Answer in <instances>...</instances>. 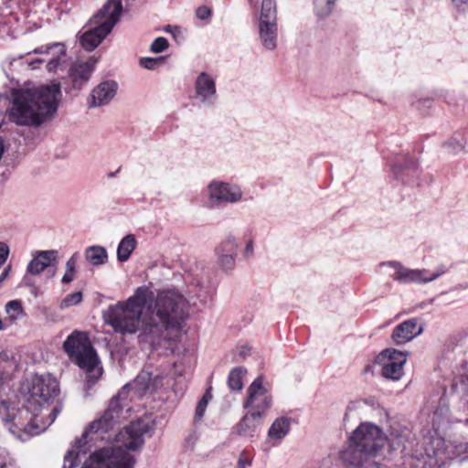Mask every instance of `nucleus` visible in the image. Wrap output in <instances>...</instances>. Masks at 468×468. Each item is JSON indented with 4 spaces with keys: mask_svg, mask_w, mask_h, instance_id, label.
Listing matches in <instances>:
<instances>
[{
    "mask_svg": "<svg viewBox=\"0 0 468 468\" xmlns=\"http://www.w3.org/2000/svg\"><path fill=\"white\" fill-rule=\"evenodd\" d=\"M59 394V386L57 379L50 375H36L28 391L27 403L31 406L48 404Z\"/></svg>",
    "mask_w": 468,
    "mask_h": 468,
    "instance_id": "nucleus-11",
    "label": "nucleus"
},
{
    "mask_svg": "<svg viewBox=\"0 0 468 468\" xmlns=\"http://www.w3.org/2000/svg\"><path fill=\"white\" fill-rule=\"evenodd\" d=\"M82 301V292H75L68 294L62 301V306L69 307L72 305H76Z\"/></svg>",
    "mask_w": 468,
    "mask_h": 468,
    "instance_id": "nucleus-34",
    "label": "nucleus"
},
{
    "mask_svg": "<svg viewBox=\"0 0 468 468\" xmlns=\"http://www.w3.org/2000/svg\"><path fill=\"white\" fill-rule=\"evenodd\" d=\"M9 255V248L8 246L4 243L0 242V266L3 265Z\"/></svg>",
    "mask_w": 468,
    "mask_h": 468,
    "instance_id": "nucleus-39",
    "label": "nucleus"
},
{
    "mask_svg": "<svg viewBox=\"0 0 468 468\" xmlns=\"http://www.w3.org/2000/svg\"><path fill=\"white\" fill-rule=\"evenodd\" d=\"M86 260L92 265H101L107 261V251L103 247L91 246L85 250Z\"/></svg>",
    "mask_w": 468,
    "mask_h": 468,
    "instance_id": "nucleus-24",
    "label": "nucleus"
},
{
    "mask_svg": "<svg viewBox=\"0 0 468 468\" xmlns=\"http://www.w3.org/2000/svg\"><path fill=\"white\" fill-rule=\"evenodd\" d=\"M264 378L257 377L247 389L243 408L252 413L264 417L272 406V394L270 388L263 385Z\"/></svg>",
    "mask_w": 468,
    "mask_h": 468,
    "instance_id": "nucleus-8",
    "label": "nucleus"
},
{
    "mask_svg": "<svg viewBox=\"0 0 468 468\" xmlns=\"http://www.w3.org/2000/svg\"><path fill=\"white\" fill-rule=\"evenodd\" d=\"M120 170H121V167H119V168L116 170V172H115V173L120 172Z\"/></svg>",
    "mask_w": 468,
    "mask_h": 468,
    "instance_id": "nucleus-56",
    "label": "nucleus"
},
{
    "mask_svg": "<svg viewBox=\"0 0 468 468\" xmlns=\"http://www.w3.org/2000/svg\"><path fill=\"white\" fill-rule=\"evenodd\" d=\"M236 250L237 244L235 242V239L232 238H228L217 248V253H236Z\"/></svg>",
    "mask_w": 468,
    "mask_h": 468,
    "instance_id": "nucleus-31",
    "label": "nucleus"
},
{
    "mask_svg": "<svg viewBox=\"0 0 468 468\" xmlns=\"http://www.w3.org/2000/svg\"><path fill=\"white\" fill-rule=\"evenodd\" d=\"M150 380H151V374L148 373V386H147L148 390H150V388H151Z\"/></svg>",
    "mask_w": 468,
    "mask_h": 468,
    "instance_id": "nucleus-51",
    "label": "nucleus"
},
{
    "mask_svg": "<svg viewBox=\"0 0 468 468\" xmlns=\"http://www.w3.org/2000/svg\"><path fill=\"white\" fill-rule=\"evenodd\" d=\"M156 315L158 316L165 332H162L158 340L154 339V328L148 321V342L151 343L152 348L164 347L172 349V337L169 330H176L178 332L181 323L187 316V304L182 294L174 291L167 290L160 292L155 301Z\"/></svg>",
    "mask_w": 468,
    "mask_h": 468,
    "instance_id": "nucleus-3",
    "label": "nucleus"
},
{
    "mask_svg": "<svg viewBox=\"0 0 468 468\" xmlns=\"http://www.w3.org/2000/svg\"><path fill=\"white\" fill-rule=\"evenodd\" d=\"M59 94L58 83L15 90L8 110L9 119L18 125H39L57 111Z\"/></svg>",
    "mask_w": 468,
    "mask_h": 468,
    "instance_id": "nucleus-2",
    "label": "nucleus"
},
{
    "mask_svg": "<svg viewBox=\"0 0 468 468\" xmlns=\"http://www.w3.org/2000/svg\"><path fill=\"white\" fill-rule=\"evenodd\" d=\"M207 403L206 399H200L197 403V406L196 408L195 412V419L196 420H199L203 418L206 409H207Z\"/></svg>",
    "mask_w": 468,
    "mask_h": 468,
    "instance_id": "nucleus-37",
    "label": "nucleus"
},
{
    "mask_svg": "<svg viewBox=\"0 0 468 468\" xmlns=\"http://www.w3.org/2000/svg\"><path fill=\"white\" fill-rule=\"evenodd\" d=\"M122 11V0H108L90 19L93 28L87 30L80 37V44L84 49L92 51L119 21Z\"/></svg>",
    "mask_w": 468,
    "mask_h": 468,
    "instance_id": "nucleus-6",
    "label": "nucleus"
},
{
    "mask_svg": "<svg viewBox=\"0 0 468 468\" xmlns=\"http://www.w3.org/2000/svg\"><path fill=\"white\" fill-rule=\"evenodd\" d=\"M277 5L274 0H262L259 32L263 46L268 49H274L277 41Z\"/></svg>",
    "mask_w": 468,
    "mask_h": 468,
    "instance_id": "nucleus-9",
    "label": "nucleus"
},
{
    "mask_svg": "<svg viewBox=\"0 0 468 468\" xmlns=\"http://www.w3.org/2000/svg\"><path fill=\"white\" fill-rule=\"evenodd\" d=\"M335 0H314L315 13L319 17L329 16L335 6Z\"/></svg>",
    "mask_w": 468,
    "mask_h": 468,
    "instance_id": "nucleus-30",
    "label": "nucleus"
},
{
    "mask_svg": "<svg viewBox=\"0 0 468 468\" xmlns=\"http://www.w3.org/2000/svg\"><path fill=\"white\" fill-rule=\"evenodd\" d=\"M134 458L122 447L101 448L89 457L81 468H133Z\"/></svg>",
    "mask_w": 468,
    "mask_h": 468,
    "instance_id": "nucleus-7",
    "label": "nucleus"
},
{
    "mask_svg": "<svg viewBox=\"0 0 468 468\" xmlns=\"http://www.w3.org/2000/svg\"><path fill=\"white\" fill-rule=\"evenodd\" d=\"M57 261L56 250H42L37 253L36 257L29 262L27 266V272L33 275L39 274L46 268L51 265L52 262Z\"/></svg>",
    "mask_w": 468,
    "mask_h": 468,
    "instance_id": "nucleus-20",
    "label": "nucleus"
},
{
    "mask_svg": "<svg viewBox=\"0 0 468 468\" xmlns=\"http://www.w3.org/2000/svg\"><path fill=\"white\" fill-rule=\"evenodd\" d=\"M289 429V420L285 417L278 418L269 429L268 435L271 439H282L288 433Z\"/></svg>",
    "mask_w": 468,
    "mask_h": 468,
    "instance_id": "nucleus-25",
    "label": "nucleus"
},
{
    "mask_svg": "<svg viewBox=\"0 0 468 468\" xmlns=\"http://www.w3.org/2000/svg\"><path fill=\"white\" fill-rule=\"evenodd\" d=\"M250 5L253 7H255L259 2V0H248Z\"/></svg>",
    "mask_w": 468,
    "mask_h": 468,
    "instance_id": "nucleus-50",
    "label": "nucleus"
},
{
    "mask_svg": "<svg viewBox=\"0 0 468 468\" xmlns=\"http://www.w3.org/2000/svg\"><path fill=\"white\" fill-rule=\"evenodd\" d=\"M381 375L388 379L399 380L403 375V366L400 362H384Z\"/></svg>",
    "mask_w": 468,
    "mask_h": 468,
    "instance_id": "nucleus-26",
    "label": "nucleus"
},
{
    "mask_svg": "<svg viewBox=\"0 0 468 468\" xmlns=\"http://www.w3.org/2000/svg\"><path fill=\"white\" fill-rule=\"evenodd\" d=\"M246 369L241 367H234L229 374L228 386L231 390L239 391L243 388V377Z\"/></svg>",
    "mask_w": 468,
    "mask_h": 468,
    "instance_id": "nucleus-27",
    "label": "nucleus"
},
{
    "mask_svg": "<svg viewBox=\"0 0 468 468\" xmlns=\"http://www.w3.org/2000/svg\"><path fill=\"white\" fill-rule=\"evenodd\" d=\"M219 258V264L224 270H231L235 265V254L236 253H218Z\"/></svg>",
    "mask_w": 468,
    "mask_h": 468,
    "instance_id": "nucleus-33",
    "label": "nucleus"
},
{
    "mask_svg": "<svg viewBox=\"0 0 468 468\" xmlns=\"http://www.w3.org/2000/svg\"><path fill=\"white\" fill-rule=\"evenodd\" d=\"M379 362L387 361L389 362H400V366H404L407 361L406 354L401 351L393 348H388L383 350L378 356Z\"/></svg>",
    "mask_w": 468,
    "mask_h": 468,
    "instance_id": "nucleus-28",
    "label": "nucleus"
},
{
    "mask_svg": "<svg viewBox=\"0 0 468 468\" xmlns=\"http://www.w3.org/2000/svg\"><path fill=\"white\" fill-rule=\"evenodd\" d=\"M147 299H148V303H152L154 300V293L148 292Z\"/></svg>",
    "mask_w": 468,
    "mask_h": 468,
    "instance_id": "nucleus-49",
    "label": "nucleus"
},
{
    "mask_svg": "<svg viewBox=\"0 0 468 468\" xmlns=\"http://www.w3.org/2000/svg\"><path fill=\"white\" fill-rule=\"evenodd\" d=\"M59 412H60V409L58 407H55L52 410V411L50 413V415L52 416V421L57 418V416L58 415Z\"/></svg>",
    "mask_w": 468,
    "mask_h": 468,
    "instance_id": "nucleus-44",
    "label": "nucleus"
},
{
    "mask_svg": "<svg viewBox=\"0 0 468 468\" xmlns=\"http://www.w3.org/2000/svg\"><path fill=\"white\" fill-rule=\"evenodd\" d=\"M388 266H391L395 269V272L392 274V278L395 281L399 282H431L443 273L446 272L447 268L443 265L440 266L435 272H432L428 275L429 271L427 270H411L404 267L399 261H388L387 263Z\"/></svg>",
    "mask_w": 468,
    "mask_h": 468,
    "instance_id": "nucleus-12",
    "label": "nucleus"
},
{
    "mask_svg": "<svg viewBox=\"0 0 468 468\" xmlns=\"http://www.w3.org/2000/svg\"><path fill=\"white\" fill-rule=\"evenodd\" d=\"M340 459L345 464L354 468H379V464L371 455L352 442L340 452Z\"/></svg>",
    "mask_w": 468,
    "mask_h": 468,
    "instance_id": "nucleus-14",
    "label": "nucleus"
},
{
    "mask_svg": "<svg viewBox=\"0 0 468 468\" xmlns=\"http://www.w3.org/2000/svg\"><path fill=\"white\" fill-rule=\"evenodd\" d=\"M134 397L143 398L146 395V378L143 372L132 382L124 385L109 403L102 416L90 423L80 439L76 441L73 449L68 451L64 457L62 468H75L80 463L79 452L80 448L88 443L97 441L114 442L109 448L122 447L127 452L135 451L143 444V435L146 427H141L140 423L132 422L122 430L116 432L117 425L121 420L127 418V413L132 410L127 399Z\"/></svg>",
    "mask_w": 468,
    "mask_h": 468,
    "instance_id": "nucleus-1",
    "label": "nucleus"
},
{
    "mask_svg": "<svg viewBox=\"0 0 468 468\" xmlns=\"http://www.w3.org/2000/svg\"><path fill=\"white\" fill-rule=\"evenodd\" d=\"M212 15V10L207 5H201L197 8L196 10V16L200 20H207Z\"/></svg>",
    "mask_w": 468,
    "mask_h": 468,
    "instance_id": "nucleus-36",
    "label": "nucleus"
},
{
    "mask_svg": "<svg viewBox=\"0 0 468 468\" xmlns=\"http://www.w3.org/2000/svg\"><path fill=\"white\" fill-rule=\"evenodd\" d=\"M251 465V460L245 452H242L238 461V468H246Z\"/></svg>",
    "mask_w": 468,
    "mask_h": 468,
    "instance_id": "nucleus-38",
    "label": "nucleus"
},
{
    "mask_svg": "<svg viewBox=\"0 0 468 468\" xmlns=\"http://www.w3.org/2000/svg\"><path fill=\"white\" fill-rule=\"evenodd\" d=\"M139 62L142 68L146 69V58H141Z\"/></svg>",
    "mask_w": 468,
    "mask_h": 468,
    "instance_id": "nucleus-48",
    "label": "nucleus"
},
{
    "mask_svg": "<svg viewBox=\"0 0 468 468\" xmlns=\"http://www.w3.org/2000/svg\"><path fill=\"white\" fill-rule=\"evenodd\" d=\"M97 59L90 58L87 61L76 63L69 69V77L74 89H81L90 80Z\"/></svg>",
    "mask_w": 468,
    "mask_h": 468,
    "instance_id": "nucleus-17",
    "label": "nucleus"
},
{
    "mask_svg": "<svg viewBox=\"0 0 468 468\" xmlns=\"http://www.w3.org/2000/svg\"><path fill=\"white\" fill-rule=\"evenodd\" d=\"M136 239L134 235H126L119 243L117 248V260L120 262H125L129 260L132 252L136 248Z\"/></svg>",
    "mask_w": 468,
    "mask_h": 468,
    "instance_id": "nucleus-23",
    "label": "nucleus"
},
{
    "mask_svg": "<svg viewBox=\"0 0 468 468\" xmlns=\"http://www.w3.org/2000/svg\"><path fill=\"white\" fill-rule=\"evenodd\" d=\"M168 40L164 37H158L151 44L150 50L154 53H161L168 48Z\"/></svg>",
    "mask_w": 468,
    "mask_h": 468,
    "instance_id": "nucleus-32",
    "label": "nucleus"
},
{
    "mask_svg": "<svg viewBox=\"0 0 468 468\" xmlns=\"http://www.w3.org/2000/svg\"><path fill=\"white\" fill-rule=\"evenodd\" d=\"M145 306L146 285H142L126 301L109 305L103 312L104 322L116 333L134 334L140 328Z\"/></svg>",
    "mask_w": 468,
    "mask_h": 468,
    "instance_id": "nucleus-4",
    "label": "nucleus"
},
{
    "mask_svg": "<svg viewBox=\"0 0 468 468\" xmlns=\"http://www.w3.org/2000/svg\"><path fill=\"white\" fill-rule=\"evenodd\" d=\"M253 251V242L252 240H250L247 245H246V248H245V254L246 255H249V254H251Z\"/></svg>",
    "mask_w": 468,
    "mask_h": 468,
    "instance_id": "nucleus-43",
    "label": "nucleus"
},
{
    "mask_svg": "<svg viewBox=\"0 0 468 468\" xmlns=\"http://www.w3.org/2000/svg\"><path fill=\"white\" fill-rule=\"evenodd\" d=\"M63 349L69 360L86 370L89 378L96 381L101 374L97 368L99 358L90 338L85 332L75 330L64 341Z\"/></svg>",
    "mask_w": 468,
    "mask_h": 468,
    "instance_id": "nucleus-5",
    "label": "nucleus"
},
{
    "mask_svg": "<svg viewBox=\"0 0 468 468\" xmlns=\"http://www.w3.org/2000/svg\"><path fill=\"white\" fill-rule=\"evenodd\" d=\"M422 327L418 323V319L410 318L399 324L394 327L391 339L394 344L400 346L411 341L414 337L420 335Z\"/></svg>",
    "mask_w": 468,
    "mask_h": 468,
    "instance_id": "nucleus-16",
    "label": "nucleus"
},
{
    "mask_svg": "<svg viewBox=\"0 0 468 468\" xmlns=\"http://www.w3.org/2000/svg\"><path fill=\"white\" fill-rule=\"evenodd\" d=\"M209 197L216 202H237L241 198V190L238 186L223 182H212L208 186Z\"/></svg>",
    "mask_w": 468,
    "mask_h": 468,
    "instance_id": "nucleus-15",
    "label": "nucleus"
},
{
    "mask_svg": "<svg viewBox=\"0 0 468 468\" xmlns=\"http://www.w3.org/2000/svg\"><path fill=\"white\" fill-rule=\"evenodd\" d=\"M212 398V395L210 393V388L207 389L205 394L203 395V397L201 398V399H206L207 403H208L209 399H211Z\"/></svg>",
    "mask_w": 468,
    "mask_h": 468,
    "instance_id": "nucleus-46",
    "label": "nucleus"
},
{
    "mask_svg": "<svg viewBox=\"0 0 468 468\" xmlns=\"http://www.w3.org/2000/svg\"><path fill=\"white\" fill-rule=\"evenodd\" d=\"M10 310H13L14 312L19 313L22 311V305L19 301L14 300L10 301L6 304V311L9 312Z\"/></svg>",
    "mask_w": 468,
    "mask_h": 468,
    "instance_id": "nucleus-40",
    "label": "nucleus"
},
{
    "mask_svg": "<svg viewBox=\"0 0 468 468\" xmlns=\"http://www.w3.org/2000/svg\"><path fill=\"white\" fill-rule=\"evenodd\" d=\"M196 93L203 101L214 96L216 84L214 80L206 72L200 73L195 83Z\"/></svg>",
    "mask_w": 468,
    "mask_h": 468,
    "instance_id": "nucleus-22",
    "label": "nucleus"
},
{
    "mask_svg": "<svg viewBox=\"0 0 468 468\" xmlns=\"http://www.w3.org/2000/svg\"><path fill=\"white\" fill-rule=\"evenodd\" d=\"M33 415L28 409H19L13 416L8 415L5 420V428L20 440H24V436L28 437L34 433L32 424Z\"/></svg>",
    "mask_w": 468,
    "mask_h": 468,
    "instance_id": "nucleus-13",
    "label": "nucleus"
},
{
    "mask_svg": "<svg viewBox=\"0 0 468 468\" xmlns=\"http://www.w3.org/2000/svg\"><path fill=\"white\" fill-rule=\"evenodd\" d=\"M78 253H74L66 262V271L61 279L62 283L71 282L77 273Z\"/></svg>",
    "mask_w": 468,
    "mask_h": 468,
    "instance_id": "nucleus-29",
    "label": "nucleus"
},
{
    "mask_svg": "<svg viewBox=\"0 0 468 468\" xmlns=\"http://www.w3.org/2000/svg\"><path fill=\"white\" fill-rule=\"evenodd\" d=\"M452 3L460 8L463 5H465L468 3V0H452Z\"/></svg>",
    "mask_w": 468,
    "mask_h": 468,
    "instance_id": "nucleus-45",
    "label": "nucleus"
},
{
    "mask_svg": "<svg viewBox=\"0 0 468 468\" xmlns=\"http://www.w3.org/2000/svg\"><path fill=\"white\" fill-rule=\"evenodd\" d=\"M8 468H18L17 466H8Z\"/></svg>",
    "mask_w": 468,
    "mask_h": 468,
    "instance_id": "nucleus-55",
    "label": "nucleus"
},
{
    "mask_svg": "<svg viewBox=\"0 0 468 468\" xmlns=\"http://www.w3.org/2000/svg\"><path fill=\"white\" fill-rule=\"evenodd\" d=\"M8 466H16L15 461L9 456L8 452L0 447V468H8Z\"/></svg>",
    "mask_w": 468,
    "mask_h": 468,
    "instance_id": "nucleus-35",
    "label": "nucleus"
},
{
    "mask_svg": "<svg viewBox=\"0 0 468 468\" xmlns=\"http://www.w3.org/2000/svg\"><path fill=\"white\" fill-rule=\"evenodd\" d=\"M4 328V324H3V321L0 319V330H2Z\"/></svg>",
    "mask_w": 468,
    "mask_h": 468,
    "instance_id": "nucleus-53",
    "label": "nucleus"
},
{
    "mask_svg": "<svg viewBox=\"0 0 468 468\" xmlns=\"http://www.w3.org/2000/svg\"><path fill=\"white\" fill-rule=\"evenodd\" d=\"M117 83L115 81H104L99 84L91 91L90 106H101L107 104L115 95Z\"/></svg>",
    "mask_w": 468,
    "mask_h": 468,
    "instance_id": "nucleus-19",
    "label": "nucleus"
},
{
    "mask_svg": "<svg viewBox=\"0 0 468 468\" xmlns=\"http://www.w3.org/2000/svg\"><path fill=\"white\" fill-rule=\"evenodd\" d=\"M349 441L361 447L374 458L377 452L384 447L386 436L378 426L362 423L355 430Z\"/></svg>",
    "mask_w": 468,
    "mask_h": 468,
    "instance_id": "nucleus-10",
    "label": "nucleus"
},
{
    "mask_svg": "<svg viewBox=\"0 0 468 468\" xmlns=\"http://www.w3.org/2000/svg\"><path fill=\"white\" fill-rule=\"evenodd\" d=\"M150 309H151V306L148 304V307H147L148 313L150 312Z\"/></svg>",
    "mask_w": 468,
    "mask_h": 468,
    "instance_id": "nucleus-54",
    "label": "nucleus"
},
{
    "mask_svg": "<svg viewBox=\"0 0 468 468\" xmlns=\"http://www.w3.org/2000/svg\"><path fill=\"white\" fill-rule=\"evenodd\" d=\"M114 176H115V173H112V172H111V173H109V174H108V176H109V177H113Z\"/></svg>",
    "mask_w": 468,
    "mask_h": 468,
    "instance_id": "nucleus-52",
    "label": "nucleus"
},
{
    "mask_svg": "<svg viewBox=\"0 0 468 468\" xmlns=\"http://www.w3.org/2000/svg\"><path fill=\"white\" fill-rule=\"evenodd\" d=\"M262 417L259 413L248 411L236 425V431L239 435L252 437L257 429L261 425Z\"/></svg>",
    "mask_w": 468,
    "mask_h": 468,
    "instance_id": "nucleus-21",
    "label": "nucleus"
},
{
    "mask_svg": "<svg viewBox=\"0 0 468 468\" xmlns=\"http://www.w3.org/2000/svg\"><path fill=\"white\" fill-rule=\"evenodd\" d=\"M405 167H407V168H410V167L415 168L416 167V162L414 160L410 159L409 164H407L405 165Z\"/></svg>",
    "mask_w": 468,
    "mask_h": 468,
    "instance_id": "nucleus-47",
    "label": "nucleus"
},
{
    "mask_svg": "<svg viewBox=\"0 0 468 468\" xmlns=\"http://www.w3.org/2000/svg\"><path fill=\"white\" fill-rule=\"evenodd\" d=\"M10 269V266H7L0 274V283L8 277Z\"/></svg>",
    "mask_w": 468,
    "mask_h": 468,
    "instance_id": "nucleus-42",
    "label": "nucleus"
},
{
    "mask_svg": "<svg viewBox=\"0 0 468 468\" xmlns=\"http://www.w3.org/2000/svg\"><path fill=\"white\" fill-rule=\"evenodd\" d=\"M50 51L53 52V57L48 61L47 69L49 72H55L66 62L67 49L64 44L54 43L49 46H41L35 48L33 52L36 54H48Z\"/></svg>",
    "mask_w": 468,
    "mask_h": 468,
    "instance_id": "nucleus-18",
    "label": "nucleus"
},
{
    "mask_svg": "<svg viewBox=\"0 0 468 468\" xmlns=\"http://www.w3.org/2000/svg\"><path fill=\"white\" fill-rule=\"evenodd\" d=\"M165 58L160 57L158 58H148V69H154L158 64L164 63Z\"/></svg>",
    "mask_w": 468,
    "mask_h": 468,
    "instance_id": "nucleus-41",
    "label": "nucleus"
}]
</instances>
